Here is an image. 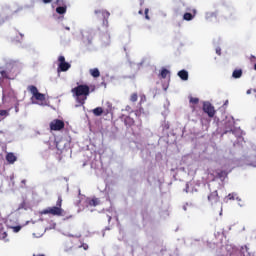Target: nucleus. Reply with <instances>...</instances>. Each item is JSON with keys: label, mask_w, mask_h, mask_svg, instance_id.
I'll return each instance as SVG.
<instances>
[{"label": "nucleus", "mask_w": 256, "mask_h": 256, "mask_svg": "<svg viewBox=\"0 0 256 256\" xmlns=\"http://www.w3.org/2000/svg\"><path fill=\"white\" fill-rule=\"evenodd\" d=\"M71 93L79 105H83L87 101V97L91 94V88L87 84H80L72 88Z\"/></svg>", "instance_id": "f257e3e1"}, {"label": "nucleus", "mask_w": 256, "mask_h": 256, "mask_svg": "<svg viewBox=\"0 0 256 256\" xmlns=\"http://www.w3.org/2000/svg\"><path fill=\"white\" fill-rule=\"evenodd\" d=\"M63 198L58 196L56 206L48 207L42 210L41 215H53L54 217H63L65 215V210H63Z\"/></svg>", "instance_id": "f03ea898"}, {"label": "nucleus", "mask_w": 256, "mask_h": 256, "mask_svg": "<svg viewBox=\"0 0 256 256\" xmlns=\"http://www.w3.org/2000/svg\"><path fill=\"white\" fill-rule=\"evenodd\" d=\"M28 91L32 94L36 101H45V94L40 93L36 86H28Z\"/></svg>", "instance_id": "7ed1b4c3"}, {"label": "nucleus", "mask_w": 256, "mask_h": 256, "mask_svg": "<svg viewBox=\"0 0 256 256\" xmlns=\"http://www.w3.org/2000/svg\"><path fill=\"white\" fill-rule=\"evenodd\" d=\"M51 131H62L65 129V122L60 119H54L50 122Z\"/></svg>", "instance_id": "20e7f679"}, {"label": "nucleus", "mask_w": 256, "mask_h": 256, "mask_svg": "<svg viewBox=\"0 0 256 256\" xmlns=\"http://www.w3.org/2000/svg\"><path fill=\"white\" fill-rule=\"evenodd\" d=\"M59 65H58V71H69L71 69V64L69 62L65 61V56H59L58 57Z\"/></svg>", "instance_id": "39448f33"}, {"label": "nucleus", "mask_w": 256, "mask_h": 256, "mask_svg": "<svg viewBox=\"0 0 256 256\" xmlns=\"http://www.w3.org/2000/svg\"><path fill=\"white\" fill-rule=\"evenodd\" d=\"M203 111L204 113L208 114V117L213 118L215 117V107L211 104V102H204L203 104Z\"/></svg>", "instance_id": "423d86ee"}, {"label": "nucleus", "mask_w": 256, "mask_h": 256, "mask_svg": "<svg viewBox=\"0 0 256 256\" xmlns=\"http://www.w3.org/2000/svg\"><path fill=\"white\" fill-rule=\"evenodd\" d=\"M99 13H101V15L103 16V24L106 26V27H109V17L111 15V13H109V11H106V10H95V14L96 15H99Z\"/></svg>", "instance_id": "0eeeda50"}, {"label": "nucleus", "mask_w": 256, "mask_h": 256, "mask_svg": "<svg viewBox=\"0 0 256 256\" xmlns=\"http://www.w3.org/2000/svg\"><path fill=\"white\" fill-rule=\"evenodd\" d=\"M208 201H209V203H211V205H217V203H219L220 198H219V193L217 192V190H214L213 192H211L208 195Z\"/></svg>", "instance_id": "6e6552de"}, {"label": "nucleus", "mask_w": 256, "mask_h": 256, "mask_svg": "<svg viewBox=\"0 0 256 256\" xmlns=\"http://www.w3.org/2000/svg\"><path fill=\"white\" fill-rule=\"evenodd\" d=\"M6 161L10 164L13 165V163H15V161H17V156H15V154L13 152H9L6 155Z\"/></svg>", "instance_id": "1a4fd4ad"}, {"label": "nucleus", "mask_w": 256, "mask_h": 256, "mask_svg": "<svg viewBox=\"0 0 256 256\" xmlns=\"http://www.w3.org/2000/svg\"><path fill=\"white\" fill-rule=\"evenodd\" d=\"M178 77H180L182 81H187L189 79V72H187V70H180L178 72Z\"/></svg>", "instance_id": "9d476101"}, {"label": "nucleus", "mask_w": 256, "mask_h": 256, "mask_svg": "<svg viewBox=\"0 0 256 256\" xmlns=\"http://www.w3.org/2000/svg\"><path fill=\"white\" fill-rule=\"evenodd\" d=\"M233 79H241L243 77V70L242 69H235L232 73Z\"/></svg>", "instance_id": "9b49d317"}, {"label": "nucleus", "mask_w": 256, "mask_h": 256, "mask_svg": "<svg viewBox=\"0 0 256 256\" xmlns=\"http://www.w3.org/2000/svg\"><path fill=\"white\" fill-rule=\"evenodd\" d=\"M124 123L126 127H133V125H135V120L131 118V116H126L124 119Z\"/></svg>", "instance_id": "f8f14e48"}, {"label": "nucleus", "mask_w": 256, "mask_h": 256, "mask_svg": "<svg viewBox=\"0 0 256 256\" xmlns=\"http://www.w3.org/2000/svg\"><path fill=\"white\" fill-rule=\"evenodd\" d=\"M56 13H58V15H65V13H67V6H59L56 8Z\"/></svg>", "instance_id": "ddd939ff"}, {"label": "nucleus", "mask_w": 256, "mask_h": 256, "mask_svg": "<svg viewBox=\"0 0 256 256\" xmlns=\"http://www.w3.org/2000/svg\"><path fill=\"white\" fill-rule=\"evenodd\" d=\"M11 109L0 110V121H3L6 117H9Z\"/></svg>", "instance_id": "4468645a"}, {"label": "nucleus", "mask_w": 256, "mask_h": 256, "mask_svg": "<svg viewBox=\"0 0 256 256\" xmlns=\"http://www.w3.org/2000/svg\"><path fill=\"white\" fill-rule=\"evenodd\" d=\"M92 113L95 115V117H101V115H103V108L97 107L92 110Z\"/></svg>", "instance_id": "2eb2a0df"}, {"label": "nucleus", "mask_w": 256, "mask_h": 256, "mask_svg": "<svg viewBox=\"0 0 256 256\" xmlns=\"http://www.w3.org/2000/svg\"><path fill=\"white\" fill-rule=\"evenodd\" d=\"M167 75H169V70L167 68H162L159 74L160 79H167Z\"/></svg>", "instance_id": "dca6fc26"}, {"label": "nucleus", "mask_w": 256, "mask_h": 256, "mask_svg": "<svg viewBox=\"0 0 256 256\" xmlns=\"http://www.w3.org/2000/svg\"><path fill=\"white\" fill-rule=\"evenodd\" d=\"M90 75L94 78H97L101 76V72H99V69L93 68V69H90Z\"/></svg>", "instance_id": "f3484780"}, {"label": "nucleus", "mask_w": 256, "mask_h": 256, "mask_svg": "<svg viewBox=\"0 0 256 256\" xmlns=\"http://www.w3.org/2000/svg\"><path fill=\"white\" fill-rule=\"evenodd\" d=\"M227 175H228V173L225 170H222V171L217 173L218 179H225V177H227Z\"/></svg>", "instance_id": "a211bd4d"}, {"label": "nucleus", "mask_w": 256, "mask_h": 256, "mask_svg": "<svg viewBox=\"0 0 256 256\" xmlns=\"http://www.w3.org/2000/svg\"><path fill=\"white\" fill-rule=\"evenodd\" d=\"M90 207H97L99 205V199L93 198L92 200L89 201Z\"/></svg>", "instance_id": "6ab92c4d"}, {"label": "nucleus", "mask_w": 256, "mask_h": 256, "mask_svg": "<svg viewBox=\"0 0 256 256\" xmlns=\"http://www.w3.org/2000/svg\"><path fill=\"white\" fill-rule=\"evenodd\" d=\"M183 19H184L185 21H191V20H193V14H191V13H189V12H186V13L184 14V16H183Z\"/></svg>", "instance_id": "aec40b11"}, {"label": "nucleus", "mask_w": 256, "mask_h": 256, "mask_svg": "<svg viewBox=\"0 0 256 256\" xmlns=\"http://www.w3.org/2000/svg\"><path fill=\"white\" fill-rule=\"evenodd\" d=\"M139 99V95L137 94V93H133V94H131V96H130V101L132 102V103H137V100Z\"/></svg>", "instance_id": "412c9836"}, {"label": "nucleus", "mask_w": 256, "mask_h": 256, "mask_svg": "<svg viewBox=\"0 0 256 256\" xmlns=\"http://www.w3.org/2000/svg\"><path fill=\"white\" fill-rule=\"evenodd\" d=\"M189 101L192 105H198L199 104V98H195L193 96L189 97Z\"/></svg>", "instance_id": "4be33fe9"}, {"label": "nucleus", "mask_w": 256, "mask_h": 256, "mask_svg": "<svg viewBox=\"0 0 256 256\" xmlns=\"http://www.w3.org/2000/svg\"><path fill=\"white\" fill-rule=\"evenodd\" d=\"M0 73H1V76H2L4 79H9V75L7 74V71L2 70Z\"/></svg>", "instance_id": "5701e85b"}, {"label": "nucleus", "mask_w": 256, "mask_h": 256, "mask_svg": "<svg viewBox=\"0 0 256 256\" xmlns=\"http://www.w3.org/2000/svg\"><path fill=\"white\" fill-rule=\"evenodd\" d=\"M144 14H145V19H147L149 21V19H151L149 17V8H146L145 11H144Z\"/></svg>", "instance_id": "b1692460"}, {"label": "nucleus", "mask_w": 256, "mask_h": 256, "mask_svg": "<svg viewBox=\"0 0 256 256\" xmlns=\"http://www.w3.org/2000/svg\"><path fill=\"white\" fill-rule=\"evenodd\" d=\"M14 231L15 233H19V231H21V226L14 227Z\"/></svg>", "instance_id": "393cba45"}, {"label": "nucleus", "mask_w": 256, "mask_h": 256, "mask_svg": "<svg viewBox=\"0 0 256 256\" xmlns=\"http://www.w3.org/2000/svg\"><path fill=\"white\" fill-rule=\"evenodd\" d=\"M216 54L221 55V49L219 47L216 48Z\"/></svg>", "instance_id": "a878e982"}, {"label": "nucleus", "mask_w": 256, "mask_h": 256, "mask_svg": "<svg viewBox=\"0 0 256 256\" xmlns=\"http://www.w3.org/2000/svg\"><path fill=\"white\" fill-rule=\"evenodd\" d=\"M82 247H83V249H85V251H87L89 249V246L87 244H83Z\"/></svg>", "instance_id": "bb28decb"}, {"label": "nucleus", "mask_w": 256, "mask_h": 256, "mask_svg": "<svg viewBox=\"0 0 256 256\" xmlns=\"http://www.w3.org/2000/svg\"><path fill=\"white\" fill-rule=\"evenodd\" d=\"M15 111H16V113H19V104L15 105Z\"/></svg>", "instance_id": "cd10ccee"}, {"label": "nucleus", "mask_w": 256, "mask_h": 256, "mask_svg": "<svg viewBox=\"0 0 256 256\" xmlns=\"http://www.w3.org/2000/svg\"><path fill=\"white\" fill-rule=\"evenodd\" d=\"M228 199L233 200L235 199V197L233 196V194H228Z\"/></svg>", "instance_id": "c85d7f7f"}, {"label": "nucleus", "mask_w": 256, "mask_h": 256, "mask_svg": "<svg viewBox=\"0 0 256 256\" xmlns=\"http://www.w3.org/2000/svg\"><path fill=\"white\" fill-rule=\"evenodd\" d=\"M57 5H63V0H57Z\"/></svg>", "instance_id": "c756f323"}, {"label": "nucleus", "mask_w": 256, "mask_h": 256, "mask_svg": "<svg viewBox=\"0 0 256 256\" xmlns=\"http://www.w3.org/2000/svg\"><path fill=\"white\" fill-rule=\"evenodd\" d=\"M219 215H223V207L222 206L220 207Z\"/></svg>", "instance_id": "7c9ffc66"}, {"label": "nucleus", "mask_w": 256, "mask_h": 256, "mask_svg": "<svg viewBox=\"0 0 256 256\" xmlns=\"http://www.w3.org/2000/svg\"><path fill=\"white\" fill-rule=\"evenodd\" d=\"M5 237H7V232H4V233L2 234V238L5 239Z\"/></svg>", "instance_id": "2f4dec72"}, {"label": "nucleus", "mask_w": 256, "mask_h": 256, "mask_svg": "<svg viewBox=\"0 0 256 256\" xmlns=\"http://www.w3.org/2000/svg\"><path fill=\"white\" fill-rule=\"evenodd\" d=\"M52 0H43V3H51Z\"/></svg>", "instance_id": "473e14b6"}, {"label": "nucleus", "mask_w": 256, "mask_h": 256, "mask_svg": "<svg viewBox=\"0 0 256 256\" xmlns=\"http://www.w3.org/2000/svg\"><path fill=\"white\" fill-rule=\"evenodd\" d=\"M251 91H252L251 89L247 90V92H246L247 95H251Z\"/></svg>", "instance_id": "72a5a7b5"}, {"label": "nucleus", "mask_w": 256, "mask_h": 256, "mask_svg": "<svg viewBox=\"0 0 256 256\" xmlns=\"http://www.w3.org/2000/svg\"><path fill=\"white\" fill-rule=\"evenodd\" d=\"M139 15H143V10L138 11Z\"/></svg>", "instance_id": "f704fd0d"}, {"label": "nucleus", "mask_w": 256, "mask_h": 256, "mask_svg": "<svg viewBox=\"0 0 256 256\" xmlns=\"http://www.w3.org/2000/svg\"><path fill=\"white\" fill-rule=\"evenodd\" d=\"M144 3H145V1H144V0H141L140 5H143Z\"/></svg>", "instance_id": "c9c22d12"}, {"label": "nucleus", "mask_w": 256, "mask_h": 256, "mask_svg": "<svg viewBox=\"0 0 256 256\" xmlns=\"http://www.w3.org/2000/svg\"><path fill=\"white\" fill-rule=\"evenodd\" d=\"M66 29H67V31H69V30H70V28H69V27H66Z\"/></svg>", "instance_id": "e433bc0d"}, {"label": "nucleus", "mask_w": 256, "mask_h": 256, "mask_svg": "<svg viewBox=\"0 0 256 256\" xmlns=\"http://www.w3.org/2000/svg\"><path fill=\"white\" fill-rule=\"evenodd\" d=\"M227 103H229V101L226 100L225 105H227Z\"/></svg>", "instance_id": "4c0bfd02"}, {"label": "nucleus", "mask_w": 256, "mask_h": 256, "mask_svg": "<svg viewBox=\"0 0 256 256\" xmlns=\"http://www.w3.org/2000/svg\"><path fill=\"white\" fill-rule=\"evenodd\" d=\"M253 91H254V93H256V89H254Z\"/></svg>", "instance_id": "58836bf2"}]
</instances>
